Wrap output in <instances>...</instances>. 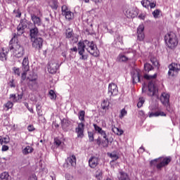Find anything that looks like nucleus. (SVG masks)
Masks as SVG:
<instances>
[{"instance_id": "obj_1", "label": "nucleus", "mask_w": 180, "mask_h": 180, "mask_svg": "<svg viewBox=\"0 0 180 180\" xmlns=\"http://www.w3.org/2000/svg\"><path fill=\"white\" fill-rule=\"evenodd\" d=\"M78 53L80 56L79 60H88V55L85 54V50L94 57H99L100 52L94 41H79L78 42Z\"/></svg>"}, {"instance_id": "obj_2", "label": "nucleus", "mask_w": 180, "mask_h": 180, "mask_svg": "<svg viewBox=\"0 0 180 180\" xmlns=\"http://www.w3.org/2000/svg\"><path fill=\"white\" fill-rule=\"evenodd\" d=\"M8 49L9 50L13 51L14 57H16L17 58L23 57L25 54V48H23L19 42L16 41V34H13V37L9 42Z\"/></svg>"}, {"instance_id": "obj_3", "label": "nucleus", "mask_w": 180, "mask_h": 180, "mask_svg": "<svg viewBox=\"0 0 180 180\" xmlns=\"http://www.w3.org/2000/svg\"><path fill=\"white\" fill-rule=\"evenodd\" d=\"M165 43L172 50L175 49L178 46V38H176V34L174 32H169L165 36Z\"/></svg>"}, {"instance_id": "obj_4", "label": "nucleus", "mask_w": 180, "mask_h": 180, "mask_svg": "<svg viewBox=\"0 0 180 180\" xmlns=\"http://www.w3.org/2000/svg\"><path fill=\"white\" fill-rule=\"evenodd\" d=\"M94 130L97 131L98 134H100L104 140H102L101 144L104 148H107L109 146V138H108V134L106 131L103 130L102 128L96 124H94Z\"/></svg>"}, {"instance_id": "obj_5", "label": "nucleus", "mask_w": 180, "mask_h": 180, "mask_svg": "<svg viewBox=\"0 0 180 180\" xmlns=\"http://www.w3.org/2000/svg\"><path fill=\"white\" fill-rule=\"evenodd\" d=\"M171 162V159L169 158H160L158 159H155L150 161V165H156L158 169H161V168L166 167Z\"/></svg>"}, {"instance_id": "obj_6", "label": "nucleus", "mask_w": 180, "mask_h": 180, "mask_svg": "<svg viewBox=\"0 0 180 180\" xmlns=\"http://www.w3.org/2000/svg\"><path fill=\"white\" fill-rule=\"evenodd\" d=\"M27 25H29V21L24 19L20 21V24L17 27V34L15 39L18 38V36H22L25 32V29L27 28Z\"/></svg>"}, {"instance_id": "obj_7", "label": "nucleus", "mask_w": 180, "mask_h": 180, "mask_svg": "<svg viewBox=\"0 0 180 180\" xmlns=\"http://www.w3.org/2000/svg\"><path fill=\"white\" fill-rule=\"evenodd\" d=\"M158 94V87L154 81L149 82L148 84V95L149 96H155Z\"/></svg>"}, {"instance_id": "obj_8", "label": "nucleus", "mask_w": 180, "mask_h": 180, "mask_svg": "<svg viewBox=\"0 0 180 180\" xmlns=\"http://www.w3.org/2000/svg\"><path fill=\"white\" fill-rule=\"evenodd\" d=\"M31 41L32 43V47L35 50L40 51L43 49V41H44L43 38L38 37L37 38L31 39Z\"/></svg>"}, {"instance_id": "obj_9", "label": "nucleus", "mask_w": 180, "mask_h": 180, "mask_svg": "<svg viewBox=\"0 0 180 180\" xmlns=\"http://www.w3.org/2000/svg\"><path fill=\"white\" fill-rule=\"evenodd\" d=\"M124 13L127 18H136L139 15V10L137 8L124 7Z\"/></svg>"}, {"instance_id": "obj_10", "label": "nucleus", "mask_w": 180, "mask_h": 180, "mask_svg": "<svg viewBox=\"0 0 180 180\" xmlns=\"http://www.w3.org/2000/svg\"><path fill=\"white\" fill-rule=\"evenodd\" d=\"M180 70V65L178 63H172L169 65L168 75L169 77H174L175 72L178 73Z\"/></svg>"}, {"instance_id": "obj_11", "label": "nucleus", "mask_w": 180, "mask_h": 180, "mask_svg": "<svg viewBox=\"0 0 180 180\" xmlns=\"http://www.w3.org/2000/svg\"><path fill=\"white\" fill-rule=\"evenodd\" d=\"M58 68H60V65H58L57 61L51 60L49 62L48 65V71L50 74H56Z\"/></svg>"}, {"instance_id": "obj_12", "label": "nucleus", "mask_w": 180, "mask_h": 180, "mask_svg": "<svg viewBox=\"0 0 180 180\" xmlns=\"http://www.w3.org/2000/svg\"><path fill=\"white\" fill-rule=\"evenodd\" d=\"M85 130V124L84 122L77 123L75 128V133L77 134L78 139H84V131Z\"/></svg>"}, {"instance_id": "obj_13", "label": "nucleus", "mask_w": 180, "mask_h": 180, "mask_svg": "<svg viewBox=\"0 0 180 180\" xmlns=\"http://www.w3.org/2000/svg\"><path fill=\"white\" fill-rule=\"evenodd\" d=\"M160 101L161 103H162V105L168 110L169 108V94L165 92L162 93L160 97Z\"/></svg>"}, {"instance_id": "obj_14", "label": "nucleus", "mask_w": 180, "mask_h": 180, "mask_svg": "<svg viewBox=\"0 0 180 180\" xmlns=\"http://www.w3.org/2000/svg\"><path fill=\"white\" fill-rule=\"evenodd\" d=\"M119 90L117 89V85H116L115 83H111L109 84L108 95H110V96H116Z\"/></svg>"}, {"instance_id": "obj_15", "label": "nucleus", "mask_w": 180, "mask_h": 180, "mask_svg": "<svg viewBox=\"0 0 180 180\" xmlns=\"http://www.w3.org/2000/svg\"><path fill=\"white\" fill-rule=\"evenodd\" d=\"M28 88H30L31 91H37V88H39V83L37 82V79H30L28 82Z\"/></svg>"}, {"instance_id": "obj_16", "label": "nucleus", "mask_w": 180, "mask_h": 180, "mask_svg": "<svg viewBox=\"0 0 180 180\" xmlns=\"http://www.w3.org/2000/svg\"><path fill=\"white\" fill-rule=\"evenodd\" d=\"M137 34H138V40L139 41H143V40H144V37H146V36L144 35V25H140L138 27Z\"/></svg>"}, {"instance_id": "obj_17", "label": "nucleus", "mask_w": 180, "mask_h": 180, "mask_svg": "<svg viewBox=\"0 0 180 180\" xmlns=\"http://www.w3.org/2000/svg\"><path fill=\"white\" fill-rule=\"evenodd\" d=\"M99 164V158L96 156H92L89 160V165L90 168H96Z\"/></svg>"}, {"instance_id": "obj_18", "label": "nucleus", "mask_w": 180, "mask_h": 180, "mask_svg": "<svg viewBox=\"0 0 180 180\" xmlns=\"http://www.w3.org/2000/svg\"><path fill=\"white\" fill-rule=\"evenodd\" d=\"M140 70L136 69L132 72V81L133 84H137V82H140Z\"/></svg>"}, {"instance_id": "obj_19", "label": "nucleus", "mask_w": 180, "mask_h": 180, "mask_svg": "<svg viewBox=\"0 0 180 180\" xmlns=\"http://www.w3.org/2000/svg\"><path fill=\"white\" fill-rule=\"evenodd\" d=\"M31 19L34 23V26H41L43 25L41 18L34 14L31 15Z\"/></svg>"}, {"instance_id": "obj_20", "label": "nucleus", "mask_w": 180, "mask_h": 180, "mask_svg": "<svg viewBox=\"0 0 180 180\" xmlns=\"http://www.w3.org/2000/svg\"><path fill=\"white\" fill-rule=\"evenodd\" d=\"M30 36L31 37V40L39 37V28L36 26L30 28Z\"/></svg>"}, {"instance_id": "obj_21", "label": "nucleus", "mask_w": 180, "mask_h": 180, "mask_svg": "<svg viewBox=\"0 0 180 180\" xmlns=\"http://www.w3.org/2000/svg\"><path fill=\"white\" fill-rule=\"evenodd\" d=\"M117 178L119 180H131L129 174L123 171L119 172L117 174Z\"/></svg>"}, {"instance_id": "obj_22", "label": "nucleus", "mask_w": 180, "mask_h": 180, "mask_svg": "<svg viewBox=\"0 0 180 180\" xmlns=\"http://www.w3.org/2000/svg\"><path fill=\"white\" fill-rule=\"evenodd\" d=\"M74 36H75V34H74V30L72 28L69 27L65 30L66 39H74Z\"/></svg>"}, {"instance_id": "obj_23", "label": "nucleus", "mask_w": 180, "mask_h": 180, "mask_svg": "<svg viewBox=\"0 0 180 180\" xmlns=\"http://www.w3.org/2000/svg\"><path fill=\"white\" fill-rule=\"evenodd\" d=\"M67 162L68 164H70L72 167H75V165H77V158L73 155L70 158H68Z\"/></svg>"}, {"instance_id": "obj_24", "label": "nucleus", "mask_w": 180, "mask_h": 180, "mask_svg": "<svg viewBox=\"0 0 180 180\" xmlns=\"http://www.w3.org/2000/svg\"><path fill=\"white\" fill-rule=\"evenodd\" d=\"M23 98V94H18L16 96V94H11L10 95V99H12L13 102H19Z\"/></svg>"}, {"instance_id": "obj_25", "label": "nucleus", "mask_w": 180, "mask_h": 180, "mask_svg": "<svg viewBox=\"0 0 180 180\" xmlns=\"http://www.w3.org/2000/svg\"><path fill=\"white\" fill-rule=\"evenodd\" d=\"M22 71H29V59L27 58H25L22 60Z\"/></svg>"}, {"instance_id": "obj_26", "label": "nucleus", "mask_w": 180, "mask_h": 180, "mask_svg": "<svg viewBox=\"0 0 180 180\" xmlns=\"http://www.w3.org/2000/svg\"><path fill=\"white\" fill-rule=\"evenodd\" d=\"M63 16H65V19L67 20H72L74 19V13L71 12V11L69 10V11H67L64 14H63Z\"/></svg>"}, {"instance_id": "obj_27", "label": "nucleus", "mask_w": 180, "mask_h": 180, "mask_svg": "<svg viewBox=\"0 0 180 180\" xmlns=\"http://www.w3.org/2000/svg\"><path fill=\"white\" fill-rule=\"evenodd\" d=\"M33 148L32 146H27L22 150V154L24 155H27V154H30L31 153H33Z\"/></svg>"}, {"instance_id": "obj_28", "label": "nucleus", "mask_w": 180, "mask_h": 180, "mask_svg": "<svg viewBox=\"0 0 180 180\" xmlns=\"http://www.w3.org/2000/svg\"><path fill=\"white\" fill-rule=\"evenodd\" d=\"M109 101L108 100H104L102 103H101V109H103V110H109Z\"/></svg>"}, {"instance_id": "obj_29", "label": "nucleus", "mask_w": 180, "mask_h": 180, "mask_svg": "<svg viewBox=\"0 0 180 180\" xmlns=\"http://www.w3.org/2000/svg\"><path fill=\"white\" fill-rule=\"evenodd\" d=\"M117 61L120 63H126V61H128L129 58L127 56L123 55V54H120L117 58Z\"/></svg>"}, {"instance_id": "obj_30", "label": "nucleus", "mask_w": 180, "mask_h": 180, "mask_svg": "<svg viewBox=\"0 0 180 180\" xmlns=\"http://www.w3.org/2000/svg\"><path fill=\"white\" fill-rule=\"evenodd\" d=\"M6 56H8V51L4 50V49H2V52L0 53V60L1 61H6Z\"/></svg>"}, {"instance_id": "obj_31", "label": "nucleus", "mask_w": 180, "mask_h": 180, "mask_svg": "<svg viewBox=\"0 0 180 180\" xmlns=\"http://www.w3.org/2000/svg\"><path fill=\"white\" fill-rule=\"evenodd\" d=\"M112 131H113V133H115V134H117V136H122V134H123V130L116 127H112Z\"/></svg>"}, {"instance_id": "obj_32", "label": "nucleus", "mask_w": 180, "mask_h": 180, "mask_svg": "<svg viewBox=\"0 0 180 180\" xmlns=\"http://www.w3.org/2000/svg\"><path fill=\"white\" fill-rule=\"evenodd\" d=\"M9 179V174L6 172H4L1 174L0 180H8Z\"/></svg>"}, {"instance_id": "obj_33", "label": "nucleus", "mask_w": 180, "mask_h": 180, "mask_svg": "<svg viewBox=\"0 0 180 180\" xmlns=\"http://www.w3.org/2000/svg\"><path fill=\"white\" fill-rule=\"evenodd\" d=\"M79 120H81V122H85V111L81 110L79 112Z\"/></svg>"}, {"instance_id": "obj_34", "label": "nucleus", "mask_w": 180, "mask_h": 180, "mask_svg": "<svg viewBox=\"0 0 180 180\" xmlns=\"http://www.w3.org/2000/svg\"><path fill=\"white\" fill-rule=\"evenodd\" d=\"M103 172H102V169H97L96 172V178L97 179L101 180V179H102V175H103Z\"/></svg>"}, {"instance_id": "obj_35", "label": "nucleus", "mask_w": 180, "mask_h": 180, "mask_svg": "<svg viewBox=\"0 0 180 180\" xmlns=\"http://www.w3.org/2000/svg\"><path fill=\"white\" fill-rule=\"evenodd\" d=\"M160 13H161V10L156 9L152 13V15L155 19H158V18H160Z\"/></svg>"}, {"instance_id": "obj_36", "label": "nucleus", "mask_w": 180, "mask_h": 180, "mask_svg": "<svg viewBox=\"0 0 180 180\" xmlns=\"http://www.w3.org/2000/svg\"><path fill=\"white\" fill-rule=\"evenodd\" d=\"M54 146H56V148L60 147L61 146H63V142L60 139H58V138H55Z\"/></svg>"}, {"instance_id": "obj_37", "label": "nucleus", "mask_w": 180, "mask_h": 180, "mask_svg": "<svg viewBox=\"0 0 180 180\" xmlns=\"http://www.w3.org/2000/svg\"><path fill=\"white\" fill-rule=\"evenodd\" d=\"M9 143V138L0 136V144H8Z\"/></svg>"}, {"instance_id": "obj_38", "label": "nucleus", "mask_w": 180, "mask_h": 180, "mask_svg": "<svg viewBox=\"0 0 180 180\" xmlns=\"http://www.w3.org/2000/svg\"><path fill=\"white\" fill-rule=\"evenodd\" d=\"M144 70L145 71H147L148 72H149V71L154 70V68H153V65H151L150 63H146L144 65Z\"/></svg>"}, {"instance_id": "obj_39", "label": "nucleus", "mask_w": 180, "mask_h": 180, "mask_svg": "<svg viewBox=\"0 0 180 180\" xmlns=\"http://www.w3.org/2000/svg\"><path fill=\"white\" fill-rule=\"evenodd\" d=\"M109 157H110V158H112V161H116L117 160H119V156L117 155V154H116V153H112L108 154Z\"/></svg>"}, {"instance_id": "obj_40", "label": "nucleus", "mask_w": 180, "mask_h": 180, "mask_svg": "<svg viewBox=\"0 0 180 180\" xmlns=\"http://www.w3.org/2000/svg\"><path fill=\"white\" fill-rule=\"evenodd\" d=\"M141 3L143 8H148L150 6V1L148 0H142Z\"/></svg>"}, {"instance_id": "obj_41", "label": "nucleus", "mask_w": 180, "mask_h": 180, "mask_svg": "<svg viewBox=\"0 0 180 180\" xmlns=\"http://www.w3.org/2000/svg\"><path fill=\"white\" fill-rule=\"evenodd\" d=\"M143 77L145 79H155L157 78V73H155L153 75H145Z\"/></svg>"}, {"instance_id": "obj_42", "label": "nucleus", "mask_w": 180, "mask_h": 180, "mask_svg": "<svg viewBox=\"0 0 180 180\" xmlns=\"http://www.w3.org/2000/svg\"><path fill=\"white\" fill-rule=\"evenodd\" d=\"M50 99H56L57 98V95H56V92L53 90H50L49 92Z\"/></svg>"}, {"instance_id": "obj_43", "label": "nucleus", "mask_w": 180, "mask_h": 180, "mask_svg": "<svg viewBox=\"0 0 180 180\" xmlns=\"http://www.w3.org/2000/svg\"><path fill=\"white\" fill-rule=\"evenodd\" d=\"M144 102H145L144 98H142V97L139 98V102L137 103V107L141 108V106H143V105L144 104Z\"/></svg>"}, {"instance_id": "obj_44", "label": "nucleus", "mask_w": 180, "mask_h": 180, "mask_svg": "<svg viewBox=\"0 0 180 180\" xmlns=\"http://www.w3.org/2000/svg\"><path fill=\"white\" fill-rule=\"evenodd\" d=\"M61 124L63 129H65V127H68V120H67L66 119L62 120Z\"/></svg>"}, {"instance_id": "obj_45", "label": "nucleus", "mask_w": 180, "mask_h": 180, "mask_svg": "<svg viewBox=\"0 0 180 180\" xmlns=\"http://www.w3.org/2000/svg\"><path fill=\"white\" fill-rule=\"evenodd\" d=\"M150 61L152 63V64H153V65H155V67H158V60H157V58H155V57H152L150 58Z\"/></svg>"}, {"instance_id": "obj_46", "label": "nucleus", "mask_w": 180, "mask_h": 180, "mask_svg": "<svg viewBox=\"0 0 180 180\" xmlns=\"http://www.w3.org/2000/svg\"><path fill=\"white\" fill-rule=\"evenodd\" d=\"M4 106L7 108V110H8V109H12V108L13 107V103L11 102V101H8Z\"/></svg>"}, {"instance_id": "obj_47", "label": "nucleus", "mask_w": 180, "mask_h": 180, "mask_svg": "<svg viewBox=\"0 0 180 180\" xmlns=\"http://www.w3.org/2000/svg\"><path fill=\"white\" fill-rule=\"evenodd\" d=\"M126 115H127V111H126V110L124 108H123L121 110V112L120 115V119H123V117H124V116H126Z\"/></svg>"}, {"instance_id": "obj_48", "label": "nucleus", "mask_w": 180, "mask_h": 180, "mask_svg": "<svg viewBox=\"0 0 180 180\" xmlns=\"http://www.w3.org/2000/svg\"><path fill=\"white\" fill-rule=\"evenodd\" d=\"M70 8L66 5H63L62 6V15L65 14V13L68 12Z\"/></svg>"}, {"instance_id": "obj_49", "label": "nucleus", "mask_w": 180, "mask_h": 180, "mask_svg": "<svg viewBox=\"0 0 180 180\" xmlns=\"http://www.w3.org/2000/svg\"><path fill=\"white\" fill-rule=\"evenodd\" d=\"M51 7L52 8V9H57L58 8V4L57 3V1L53 0V4L51 5Z\"/></svg>"}, {"instance_id": "obj_50", "label": "nucleus", "mask_w": 180, "mask_h": 180, "mask_svg": "<svg viewBox=\"0 0 180 180\" xmlns=\"http://www.w3.org/2000/svg\"><path fill=\"white\" fill-rule=\"evenodd\" d=\"M14 73L15 75H18V77H20V71L19 70V68H13Z\"/></svg>"}, {"instance_id": "obj_51", "label": "nucleus", "mask_w": 180, "mask_h": 180, "mask_svg": "<svg viewBox=\"0 0 180 180\" xmlns=\"http://www.w3.org/2000/svg\"><path fill=\"white\" fill-rule=\"evenodd\" d=\"M88 134H89V141H94V132L89 131Z\"/></svg>"}, {"instance_id": "obj_52", "label": "nucleus", "mask_w": 180, "mask_h": 180, "mask_svg": "<svg viewBox=\"0 0 180 180\" xmlns=\"http://www.w3.org/2000/svg\"><path fill=\"white\" fill-rule=\"evenodd\" d=\"M27 71H25L23 70V73H22V75H21V79L22 81H25V79H26V75H27Z\"/></svg>"}, {"instance_id": "obj_53", "label": "nucleus", "mask_w": 180, "mask_h": 180, "mask_svg": "<svg viewBox=\"0 0 180 180\" xmlns=\"http://www.w3.org/2000/svg\"><path fill=\"white\" fill-rule=\"evenodd\" d=\"M24 105L28 109L29 112H30L31 113H33V108H30L29 107V103H24Z\"/></svg>"}, {"instance_id": "obj_54", "label": "nucleus", "mask_w": 180, "mask_h": 180, "mask_svg": "<svg viewBox=\"0 0 180 180\" xmlns=\"http://www.w3.org/2000/svg\"><path fill=\"white\" fill-rule=\"evenodd\" d=\"M158 117V112H149V117Z\"/></svg>"}, {"instance_id": "obj_55", "label": "nucleus", "mask_w": 180, "mask_h": 180, "mask_svg": "<svg viewBox=\"0 0 180 180\" xmlns=\"http://www.w3.org/2000/svg\"><path fill=\"white\" fill-rule=\"evenodd\" d=\"M9 150V146L4 145L2 146L1 150L2 151H8Z\"/></svg>"}, {"instance_id": "obj_56", "label": "nucleus", "mask_w": 180, "mask_h": 180, "mask_svg": "<svg viewBox=\"0 0 180 180\" xmlns=\"http://www.w3.org/2000/svg\"><path fill=\"white\" fill-rule=\"evenodd\" d=\"M65 178L67 180H74V177L70 174H65Z\"/></svg>"}, {"instance_id": "obj_57", "label": "nucleus", "mask_w": 180, "mask_h": 180, "mask_svg": "<svg viewBox=\"0 0 180 180\" xmlns=\"http://www.w3.org/2000/svg\"><path fill=\"white\" fill-rule=\"evenodd\" d=\"M156 5H157V3L155 2H153V3L150 2L149 6L151 9H153V8H155Z\"/></svg>"}, {"instance_id": "obj_58", "label": "nucleus", "mask_w": 180, "mask_h": 180, "mask_svg": "<svg viewBox=\"0 0 180 180\" xmlns=\"http://www.w3.org/2000/svg\"><path fill=\"white\" fill-rule=\"evenodd\" d=\"M28 131H33L34 130V127L33 125H29L27 127Z\"/></svg>"}, {"instance_id": "obj_59", "label": "nucleus", "mask_w": 180, "mask_h": 180, "mask_svg": "<svg viewBox=\"0 0 180 180\" xmlns=\"http://www.w3.org/2000/svg\"><path fill=\"white\" fill-rule=\"evenodd\" d=\"M9 86H11V88H15V83L13 82V79L9 82Z\"/></svg>"}, {"instance_id": "obj_60", "label": "nucleus", "mask_w": 180, "mask_h": 180, "mask_svg": "<svg viewBox=\"0 0 180 180\" xmlns=\"http://www.w3.org/2000/svg\"><path fill=\"white\" fill-rule=\"evenodd\" d=\"M29 180H37V176H36V174H32V175L30 177Z\"/></svg>"}, {"instance_id": "obj_61", "label": "nucleus", "mask_w": 180, "mask_h": 180, "mask_svg": "<svg viewBox=\"0 0 180 180\" xmlns=\"http://www.w3.org/2000/svg\"><path fill=\"white\" fill-rule=\"evenodd\" d=\"M158 116H167V114H165V112H164L162 111L158 112Z\"/></svg>"}, {"instance_id": "obj_62", "label": "nucleus", "mask_w": 180, "mask_h": 180, "mask_svg": "<svg viewBox=\"0 0 180 180\" xmlns=\"http://www.w3.org/2000/svg\"><path fill=\"white\" fill-rule=\"evenodd\" d=\"M96 143H97L98 146H100V144H102V140L101 139L100 137H98V138L96 139Z\"/></svg>"}, {"instance_id": "obj_63", "label": "nucleus", "mask_w": 180, "mask_h": 180, "mask_svg": "<svg viewBox=\"0 0 180 180\" xmlns=\"http://www.w3.org/2000/svg\"><path fill=\"white\" fill-rule=\"evenodd\" d=\"M139 19H142L143 20H144V19H146V15H144V14H140V15H139Z\"/></svg>"}, {"instance_id": "obj_64", "label": "nucleus", "mask_w": 180, "mask_h": 180, "mask_svg": "<svg viewBox=\"0 0 180 180\" xmlns=\"http://www.w3.org/2000/svg\"><path fill=\"white\" fill-rule=\"evenodd\" d=\"M139 116H141V117H143L144 116V111L139 110Z\"/></svg>"}]
</instances>
